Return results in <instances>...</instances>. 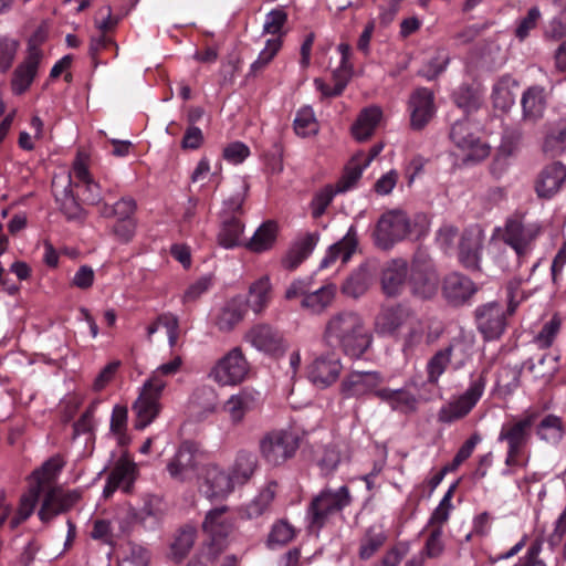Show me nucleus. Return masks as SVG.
Masks as SVG:
<instances>
[{
	"label": "nucleus",
	"mask_w": 566,
	"mask_h": 566,
	"mask_svg": "<svg viewBox=\"0 0 566 566\" xmlns=\"http://www.w3.org/2000/svg\"><path fill=\"white\" fill-rule=\"evenodd\" d=\"M160 386L161 384H155L154 387L147 382L143 385L140 394L133 405V410L136 415V429L143 430L159 415L161 409L159 400L163 394Z\"/></svg>",
	"instance_id": "nucleus-14"
},
{
	"label": "nucleus",
	"mask_w": 566,
	"mask_h": 566,
	"mask_svg": "<svg viewBox=\"0 0 566 566\" xmlns=\"http://www.w3.org/2000/svg\"><path fill=\"white\" fill-rule=\"evenodd\" d=\"M218 396L211 386H200L191 395V403L203 415L214 412L217 408Z\"/></svg>",
	"instance_id": "nucleus-48"
},
{
	"label": "nucleus",
	"mask_w": 566,
	"mask_h": 566,
	"mask_svg": "<svg viewBox=\"0 0 566 566\" xmlns=\"http://www.w3.org/2000/svg\"><path fill=\"white\" fill-rule=\"evenodd\" d=\"M337 287L335 284H326L315 291H310L308 294L302 298V308L312 314H321L325 312L334 302Z\"/></svg>",
	"instance_id": "nucleus-34"
},
{
	"label": "nucleus",
	"mask_w": 566,
	"mask_h": 566,
	"mask_svg": "<svg viewBox=\"0 0 566 566\" xmlns=\"http://www.w3.org/2000/svg\"><path fill=\"white\" fill-rule=\"evenodd\" d=\"M454 102L458 107L462 108L467 114L476 111L481 105L480 96L469 86H460L454 93Z\"/></svg>",
	"instance_id": "nucleus-58"
},
{
	"label": "nucleus",
	"mask_w": 566,
	"mask_h": 566,
	"mask_svg": "<svg viewBox=\"0 0 566 566\" xmlns=\"http://www.w3.org/2000/svg\"><path fill=\"white\" fill-rule=\"evenodd\" d=\"M484 233L478 226L465 229L459 243V261L471 271L480 270Z\"/></svg>",
	"instance_id": "nucleus-18"
},
{
	"label": "nucleus",
	"mask_w": 566,
	"mask_h": 566,
	"mask_svg": "<svg viewBox=\"0 0 566 566\" xmlns=\"http://www.w3.org/2000/svg\"><path fill=\"white\" fill-rule=\"evenodd\" d=\"M375 396L389 405L394 411L410 413L415 412L418 408L417 397L403 388H380L375 391Z\"/></svg>",
	"instance_id": "nucleus-28"
},
{
	"label": "nucleus",
	"mask_w": 566,
	"mask_h": 566,
	"mask_svg": "<svg viewBox=\"0 0 566 566\" xmlns=\"http://www.w3.org/2000/svg\"><path fill=\"white\" fill-rule=\"evenodd\" d=\"M318 240L319 234L317 232H307L297 237L282 259V265L286 270H295L311 255Z\"/></svg>",
	"instance_id": "nucleus-26"
},
{
	"label": "nucleus",
	"mask_w": 566,
	"mask_h": 566,
	"mask_svg": "<svg viewBox=\"0 0 566 566\" xmlns=\"http://www.w3.org/2000/svg\"><path fill=\"white\" fill-rule=\"evenodd\" d=\"M413 319L415 313L409 307L403 305L386 307L381 310L376 318V331L381 335H395L401 326Z\"/></svg>",
	"instance_id": "nucleus-24"
},
{
	"label": "nucleus",
	"mask_w": 566,
	"mask_h": 566,
	"mask_svg": "<svg viewBox=\"0 0 566 566\" xmlns=\"http://www.w3.org/2000/svg\"><path fill=\"white\" fill-rule=\"evenodd\" d=\"M249 186L244 180L239 181L237 191L223 202V212L234 214L241 212L242 205L245 201Z\"/></svg>",
	"instance_id": "nucleus-64"
},
{
	"label": "nucleus",
	"mask_w": 566,
	"mask_h": 566,
	"mask_svg": "<svg viewBox=\"0 0 566 566\" xmlns=\"http://www.w3.org/2000/svg\"><path fill=\"white\" fill-rule=\"evenodd\" d=\"M65 461L59 454L51 457L39 469L34 470L30 476L29 489L20 496L19 505L15 511L6 501V494L0 492V528L11 530L21 526L34 512L40 494L48 492L61 473Z\"/></svg>",
	"instance_id": "nucleus-1"
},
{
	"label": "nucleus",
	"mask_w": 566,
	"mask_h": 566,
	"mask_svg": "<svg viewBox=\"0 0 566 566\" xmlns=\"http://www.w3.org/2000/svg\"><path fill=\"white\" fill-rule=\"evenodd\" d=\"M258 465L256 455L249 451H240L230 472L237 484H244L254 473Z\"/></svg>",
	"instance_id": "nucleus-39"
},
{
	"label": "nucleus",
	"mask_w": 566,
	"mask_h": 566,
	"mask_svg": "<svg viewBox=\"0 0 566 566\" xmlns=\"http://www.w3.org/2000/svg\"><path fill=\"white\" fill-rule=\"evenodd\" d=\"M566 149V120H560L555 127L551 128L543 144V150L557 156Z\"/></svg>",
	"instance_id": "nucleus-46"
},
{
	"label": "nucleus",
	"mask_w": 566,
	"mask_h": 566,
	"mask_svg": "<svg viewBox=\"0 0 566 566\" xmlns=\"http://www.w3.org/2000/svg\"><path fill=\"white\" fill-rule=\"evenodd\" d=\"M520 378L521 370L510 367L502 368L496 379V387L501 392L511 395L520 387Z\"/></svg>",
	"instance_id": "nucleus-59"
},
{
	"label": "nucleus",
	"mask_w": 566,
	"mask_h": 566,
	"mask_svg": "<svg viewBox=\"0 0 566 566\" xmlns=\"http://www.w3.org/2000/svg\"><path fill=\"white\" fill-rule=\"evenodd\" d=\"M557 356L543 355L537 363L533 358L527 359L524 366L532 373L536 378H544L553 376L557 370Z\"/></svg>",
	"instance_id": "nucleus-52"
},
{
	"label": "nucleus",
	"mask_w": 566,
	"mask_h": 566,
	"mask_svg": "<svg viewBox=\"0 0 566 566\" xmlns=\"http://www.w3.org/2000/svg\"><path fill=\"white\" fill-rule=\"evenodd\" d=\"M244 316L241 304L234 300L222 306L214 316V325L222 333L231 332Z\"/></svg>",
	"instance_id": "nucleus-36"
},
{
	"label": "nucleus",
	"mask_w": 566,
	"mask_h": 566,
	"mask_svg": "<svg viewBox=\"0 0 566 566\" xmlns=\"http://www.w3.org/2000/svg\"><path fill=\"white\" fill-rule=\"evenodd\" d=\"M271 297V283L268 276L255 281L249 290L248 305L259 314L268 305Z\"/></svg>",
	"instance_id": "nucleus-40"
},
{
	"label": "nucleus",
	"mask_w": 566,
	"mask_h": 566,
	"mask_svg": "<svg viewBox=\"0 0 566 566\" xmlns=\"http://www.w3.org/2000/svg\"><path fill=\"white\" fill-rule=\"evenodd\" d=\"M287 21V13L282 8L271 10L266 15L263 24V33L272 34L281 40L283 28Z\"/></svg>",
	"instance_id": "nucleus-55"
},
{
	"label": "nucleus",
	"mask_w": 566,
	"mask_h": 566,
	"mask_svg": "<svg viewBox=\"0 0 566 566\" xmlns=\"http://www.w3.org/2000/svg\"><path fill=\"white\" fill-rule=\"evenodd\" d=\"M536 419V412H526L523 417L502 426L497 440L507 444L505 458L507 467L525 468L527 465L528 460H523L522 455L532 437V428Z\"/></svg>",
	"instance_id": "nucleus-6"
},
{
	"label": "nucleus",
	"mask_w": 566,
	"mask_h": 566,
	"mask_svg": "<svg viewBox=\"0 0 566 566\" xmlns=\"http://www.w3.org/2000/svg\"><path fill=\"white\" fill-rule=\"evenodd\" d=\"M382 376L378 371H352L340 384V394L344 398L360 397L378 390Z\"/></svg>",
	"instance_id": "nucleus-21"
},
{
	"label": "nucleus",
	"mask_w": 566,
	"mask_h": 566,
	"mask_svg": "<svg viewBox=\"0 0 566 566\" xmlns=\"http://www.w3.org/2000/svg\"><path fill=\"white\" fill-rule=\"evenodd\" d=\"M136 475V465L127 460H119L111 471L108 479L123 492L132 491Z\"/></svg>",
	"instance_id": "nucleus-41"
},
{
	"label": "nucleus",
	"mask_w": 566,
	"mask_h": 566,
	"mask_svg": "<svg viewBox=\"0 0 566 566\" xmlns=\"http://www.w3.org/2000/svg\"><path fill=\"white\" fill-rule=\"evenodd\" d=\"M80 490H64L62 486L50 488L39 510V517L45 524L56 515L72 509L81 499Z\"/></svg>",
	"instance_id": "nucleus-15"
},
{
	"label": "nucleus",
	"mask_w": 566,
	"mask_h": 566,
	"mask_svg": "<svg viewBox=\"0 0 566 566\" xmlns=\"http://www.w3.org/2000/svg\"><path fill=\"white\" fill-rule=\"evenodd\" d=\"M259 394L249 390H242L232 395L224 405V411L229 415L232 423H240L245 413L253 410L258 405Z\"/></svg>",
	"instance_id": "nucleus-32"
},
{
	"label": "nucleus",
	"mask_w": 566,
	"mask_h": 566,
	"mask_svg": "<svg viewBox=\"0 0 566 566\" xmlns=\"http://www.w3.org/2000/svg\"><path fill=\"white\" fill-rule=\"evenodd\" d=\"M523 118L536 122L542 118L547 104L545 88L538 85L528 87L522 95Z\"/></svg>",
	"instance_id": "nucleus-30"
},
{
	"label": "nucleus",
	"mask_w": 566,
	"mask_h": 566,
	"mask_svg": "<svg viewBox=\"0 0 566 566\" xmlns=\"http://www.w3.org/2000/svg\"><path fill=\"white\" fill-rule=\"evenodd\" d=\"M243 224L233 216L224 219L218 234V242L226 249H232L241 243Z\"/></svg>",
	"instance_id": "nucleus-42"
},
{
	"label": "nucleus",
	"mask_w": 566,
	"mask_h": 566,
	"mask_svg": "<svg viewBox=\"0 0 566 566\" xmlns=\"http://www.w3.org/2000/svg\"><path fill=\"white\" fill-rule=\"evenodd\" d=\"M502 241L515 252L518 263L524 262L534 251L544 227L539 221H530L524 213L510 216L499 229Z\"/></svg>",
	"instance_id": "nucleus-4"
},
{
	"label": "nucleus",
	"mask_w": 566,
	"mask_h": 566,
	"mask_svg": "<svg viewBox=\"0 0 566 566\" xmlns=\"http://www.w3.org/2000/svg\"><path fill=\"white\" fill-rule=\"evenodd\" d=\"M451 361L444 348L438 350L427 364L428 380L437 382Z\"/></svg>",
	"instance_id": "nucleus-61"
},
{
	"label": "nucleus",
	"mask_w": 566,
	"mask_h": 566,
	"mask_svg": "<svg viewBox=\"0 0 566 566\" xmlns=\"http://www.w3.org/2000/svg\"><path fill=\"white\" fill-rule=\"evenodd\" d=\"M538 438L547 443L557 444L564 434L563 421L555 415L545 416L537 426Z\"/></svg>",
	"instance_id": "nucleus-43"
},
{
	"label": "nucleus",
	"mask_w": 566,
	"mask_h": 566,
	"mask_svg": "<svg viewBox=\"0 0 566 566\" xmlns=\"http://www.w3.org/2000/svg\"><path fill=\"white\" fill-rule=\"evenodd\" d=\"M408 285L412 296L430 300L439 291L440 279L432 261L423 253L415 255L409 272Z\"/></svg>",
	"instance_id": "nucleus-9"
},
{
	"label": "nucleus",
	"mask_w": 566,
	"mask_h": 566,
	"mask_svg": "<svg viewBox=\"0 0 566 566\" xmlns=\"http://www.w3.org/2000/svg\"><path fill=\"white\" fill-rule=\"evenodd\" d=\"M150 554L144 546L127 543L122 547L118 566H148Z\"/></svg>",
	"instance_id": "nucleus-44"
},
{
	"label": "nucleus",
	"mask_w": 566,
	"mask_h": 566,
	"mask_svg": "<svg viewBox=\"0 0 566 566\" xmlns=\"http://www.w3.org/2000/svg\"><path fill=\"white\" fill-rule=\"evenodd\" d=\"M349 489L342 485L337 490L324 489L307 507V521L313 528L327 526L328 521L350 504Z\"/></svg>",
	"instance_id": "nucleus-7"
},
{
	"label": "nucleus",
	"mask_w": 566,
	"mask_h": 566,
	"mask_svg": "<svg viewBox=\"0 0 566 566\" xmlns=\"http://www.w3.org/2000/svg\"><path fill=\"white\" fill-rule=\"evenodd\" d=\"M324 342L346 356L360 358L370 347L373 337L359 314L343 311L329 317L325 325Z\"/></svg>",
	"instance_id": "nucleus-2"
},
{
	"label": "nucleus",
	"mask_w": 566,
	"mask_h": 566,
	"mask_svg": "<svg viewBox=\"0 0 566 566\" xmlns=\"http://www.w3.org/2000/svg\"><path fill=\"white\" fill-rule=\"evenodd\" d=\"M541 18L542 13L537 7L530 8L527 13L518 20L514 31L515 36L521 42L524 41L530 35L531 31L536 29Z\"/></svg>",
	"instance_id": "nucleus-57"
},
{
	"label": "nucleus",
	"mask_w": 566,
	"mask_h": 566,
	"mask_svg": "<svg viewBox=\"0 0 566 566\" xmlns=\"http://www.w3.org/2000/svg\"><path fill=\"white\" fill-rule=\"evenodd\" d=\"M451 367L454 370L461 369L471 359L473 352V343L463 336L454 337L450 344L444 348Z\"/></svg>",
	"instance_id": "nucleus-37"
},
{
	"label": "nucleus",
	"mask_w": 566,
	"mask_h": 566,
	"mask_svg": "<svg viewBox=\"0 0 566 566\" xmlns=\"http://www.w3.org/2000/svg\"><path fill=\"white\" fill-rule=\"evenodd\" d=\"M298 449V438L287 430H274L260 441V452L271 465H281L294 457Z\"/></svg>",
	"instance_id": "nucleus-12"
},
{
	"label": "nucleus",
	"mask_w": 566,
	"mask_h": 566,
	"mask_svg": "<svg viewBox=\"0 0 566 566\" xmlns=\"http://www.w3.org/2000/svg\"><path fill=\"white\" fill-rule=\"evenodd\" d=\"M276 232L277 227L275 222L266 221L262 223L248 242V249L255 253H262L270 250L275 242Z\"/></svg>",
	"instance_id": "nucleus-38"
},
{
	"label": "nucleus",
	"mask_w": 566,
	"mask_h": 566,
	"mask_svg": "<svg viewBox=\"0 0 566 566\" xmlns=\"http://www.w3.org/2000/svg\"><path fill=\"white\" fill-rule=\"evenodd\" d=\"M243 339L255 349L270 355H280L286 349L283 335L264 323L255 324L249 328Z\"/></svg>",
	"instance_id": "nucleus-16"
},
{
	"label": "nucleus",
	"mask_w": 566,
	"mask_h": 566,
	"mask_svg": "<svg viewBox=\"0 0 566 566\" xmlns=\"http://www.w3.org/2000/svg\"><path fill=\"white\" fill-rule=\"evenodd\" d=\"M562 321L557 315H554L549 321H547L541 328V331L534 336L533 343L539 349L549 348L557 335L560 332Z\"/></svg>",
	"instance_id": "nucleus-49"
},
{
	"label": "nucleus",
	"mask_w": 566,
	"mask_h": 566,
	"mask_svg": "<svg viewBox=\"0 0 566 566\" xmlns=\"http://www.w3.org/2000/svg\"><path fill=\"white\" fill-rule=\"evenodd\" d=\"M343 369L340 359L334 355H321L307 367L310 381L319 389L332 386L339 378Z\"/></svg>",
	"instance_id": "nucleus-20"
},
{
	"label": "nucleus",
	"mask_w": 566,
	"mask_h": 566,
	"mask_svg": "<svg viewBox=\"0 0 566 566\" xmlns=\"http://www.w3.org/2000/svg\"><path fill=\"white\" fill-rule=\"evenodd\" d=\"M136 202L133 198H122L114 206L106 203L99 207V214L104 218H115L116 220L134 219Z\"/></svg>",
	"instance_id": "nucleus-47"
},
{
	"label": "nucleus",
	"mask_w": 566,
	"mask_h": 566,
	"mask_svg": "<svg viewBox=\"0 0 566 566\" xmlns=\"http://www.w3.org/2000/svg\"><path fill=\"white\" fill-rule=\"evenodd\" d=\"M492 101L494 107L504 112L515 104V93L511 90L509 81L502 80L494 85Z\"/></svg>",
	"instance_id": "nucleus-53"
},
{
	"label": "nucleus",
	"mask_w": 566,
	"mask_h": 566,
	"mask_svg": "<svg viewBox=\"0 0 566 566\" xmlns=\"http://www.w3.org/2000/svg\"><path fill=\"white\" fill-rule=\"evenodd\" d=\"M42 38L32 36L28 42L27 54L23 61L15 67L11 78V90L14 95L25 93L33 83L44 53L40 48Z\"/></svg>",
	"instance_id": "nucleus-13"
},
{
	"label": "nucleus",
	"mask_w": 566,
	"mask_h": 566,
	"mask_svg": "<svg viewBox=\"0 0 566 566\" xmlns=\"http://www.w3.org/2000/svg\"><path fill=\"white\" fill-rule=\"evenodd\" d=\"M234 516L227 506L210 510L202 523L203 531L228 530L235 527Z\"/></svg>",
	"instance_id": "nucleus-45"
},
{
	"label": "nucleus",
	"mask_w": 566,
	"mask_h": 566,
	"mask_svg": "<svg viewBox=\"0 0 566 566\" xmlns=\"http://www.w3.org/2000/svg\"><path fill=\"white\" fill-rule=\"evenodd\" d=\"M450 139L463 154L464 161L478 163L490 155V146L476 135V127L468 118L457 120L450 129Z\"/></svg>",
	"instance_id": "nucleus-11"
},
{
	"label": "nucleus",
	"mask_w": 566,
	"mask_h": 566,
	"mask_svg": "<svg viewBox=\"0 0 566 566\" xmlns=\"http://www.w3.org/2000/svg\"><path fill=\"white\" fill-rule=\"evenodd\" d=\"M412 232V222L408 214L399 209L382 213L373 233L375 244L381 250H389L405 240Z\"/></svg>",
	"instance_id": "nucleus-8"
},
{
	"label": "nucleus",
	"mask_w": 566,
	"mask_h": 566,
	"mask_svg": "<svg viewBox=\"0 0 566 566\" xmlns=\"http://www.w3.org/2000/svg\"><path fill=\"white\" fill-rule=\"evenodd\" d=\"M282 46L279 38L269 39L265 48L260 52L258 59L250 65L249 76H256L273 60Z\"/></svg>",
	"instance_id": "nucleus-50"
},
{
	"label": "nucleus",
	"mask_w": 566,
	"mask_h": 566,
	"mask_svg": "<svg viewBox=\"0 0 566 566\" xmlns=\"http://www.w3.org/2000/svg\"><path fill=\"white\" fill-rule=\"evenodd\" d=\"M181 365L182 358L180 356H175L168 363H164L160 366H158L145 382L154 387L155 384H161L160 390L163 391L166 387V381L164 380V377L176 375L179 371Z\"/></svg>",
	"instance_id": "nucleus-54"
},
{
	"label": "nucleus",
	"mask_w": 566,
	"mask_h": 566,
	"mask_svg": "<svg viewBox=\"0 0 566 566\" xmlns=\"http://www.w3.org/2000/svg\"><path fill=\"white\" fill-rule=\"evenodd\" d=\"M193 533H179L170 544V558L176 562L184 559L193 545Z\"/></svg>",
	"instance_id": "nucleus-63"
},
{
	"label": "nucleus",
	"mask_w": 566,
	"mask_h": 566,
	"mask_svg": "<svg viewBox=\"0 0 566 566\" xmlns=\"http://www.w3.org/2000/svg\"><path fill=\"white\" fill-rule=\"evenodd\" d=\"M382 118V112L378 106H368L360 111L352 125V135L358 142L369 139Z\"/></svg>",
	"instance_id": "nucleus-29"
},
{
	"label": "nucleus",
	"mask_w": 566,
	"mask_h": 566,
	"mask_svg": "<svg viewBox=\"0 0 566 566\" xmlns=\"http://www.w3.org/2000/svg\"><path fill=\"white\" fill-rule=\"evenodd\" d=\"M276 488V482H269L249 504L238 510V516L242 520H253L261 516L273 502Z\"/></svg>",
	"instance_id": "nucleus-31"
},
{
	"label": "nucleus",
	"mask_w": 566,
	"mask_h": 566,
	"mask_svg": "<svg viewBox=\"0 0 566 566\" xmlns=\"http://www.w3.org/2000/svg\"><path fill=\"white\" fill-rule=\"evenodd\" d=\"M442 292L449 302L458 305L469 300L476 292V286L469 277L452 273L446 277Z\"/></svg>",
	"instance_id": "nucleus-27"
},
{
	"label": "nucleus",
	"mask_w": 566,
	"mask_h": 566,
	"mask_svg": "<svg viewBox=\"0 0 566 566\" xmlns=\"http://www.w3.org/2000/svg\"><path fill=\"white\" fill-rule=\"evenodd\" d=\"M336 193H339V191L331 185L318 190L311 202L312 216L314 218L323 216Z\"/></svg>",
	"instance_id": "nucleus-60"
},
{
	"label": "nucleus",
	"mask_w": 566,
	"mask_h": 566,
	"mask_svg": "<svg viewBox=\"0 0 566 566\" xmlns=\"http://www.w3.org/2000/svg\"><path fill=\"white\" fill-rule=\"evenodd\" d=\"M433 93L426 88H417L409 98L410 125L413 129H422L434 114Z\"/></svg>",
	"instance_id": "nucleus-23"
},
{
	"label": "nucleus",
	"mask_w": 566,
	"mask_h": 566,
	"mask_svg": "<svg viewBox=\"0 0 566 566\" xmlns=\"http://www.w3.org/2000/svg\"><path fill=\"white\" fill-rule=\"evenodd\" d=\"M522 283V279H513L507 283L505 287L506 310L497 302H490L475 308L476 327L485 340L499 339L505 332L507 325L506 315H512L525 298L524 293L521 291Z\"/></svg>",
	"instance_id": "nucleus-3"
},
{
	"label": "nucleus",
	"mask_w": 566,
	"mask_h": 566,
	"mask_svg": "<svg viewBox=\"0 0 566 566\" xmlns=\"http://www.w3.org/2000/svg\"><path fill=\"white\" fill-rule=\"evenodd\" d=\"M195 452L192 443L186 441L180 444L167 464V471L172 479L187 481L195 475L197 465Z\"/></svg>",
	"instance_id": "nucleus-25"
},
{
	"label": "nucleus",
	"mask_w": 566,
	"mask_h": 566,
	"mask_svg": "<svg viewBox=\"0 0 566 566\" xmlns=\"http://www.w3.org/2000/svg\"><path fill=\"white\" fill-rule=\"evenodd\" d=\"M566 181V166L560 161L546 165L534 181V190L539 199H552Z\"/></svg>",
	"instance_id": "nucleus-19"
},
{
	"label": "nucleus",
	"mask_w": 566,
	"mask_h": 566,
	"mask_svg": "<svg viewBox=\"0 0 566 566\" xmlns=\"http://www.w3.org/2000/svg\"><path fill=\"white\" fill-rule=\"evenodd\" d=\"M249 371L250 364L241 347H233L214 363L209 377L221 386H235L245 380Z\"/></svg>",
	"instance_id": "nucleus-10"
},
{
	"label": "nucleus",
	"mask_w": 566,
	"mask_h": 566,
	"mask_svg": "<svg viewBox=\"0 0 566 566\" xmlns=\"http://www.w3.org/2000/svg\"><path fill=\"white\" fill-rule=\"evenodd\" d=\"M294 130L302 137L315 135L318 132V124L312 107L305 106L297 112L294 119Z\"/></svg>",
	"instance_id": "nucleus-51"
},
{
	"label": "nucleus",
	"mask_w": 566,
	"mask_h": 566,
	"mask_svg": "<svg viewBox=\"0 0 566 566\" xmlns=\"http://www.w3.org/2000/svg\"><path fill=\"white\" fill-rule=\"evenodd\" d=\"M357 247V234L353 227L349 228L346 235L335 244L331 245L326 255L319 263V269H326L337 259H340L343 263H346L353 255Z\"/></svg>",
	"instance_id": "nucleus-33"
},
{
	"label": "nucleus",
	"mask_w": 566,
	"mask_h": 566,
	"mask_svg": "<svg viewBox=\"0 0 566 566\" xmlns=\"http://www.w3.org/2000/svg\"><path fill=\"white\" fill-rule=\"evenodd\" d=\"M486 384V369L472 373L463 392L452 397L440 408L438 420L442 423H452L467 417L484 395Z\"/></svg>",
	"instance_id": "nucleus-5"
},
{
	"label": "nucleus",
	"mask_w": 566,
	"mask_h": 566,
	"mask_svg": "<svg viewBox=\"0 0 566 566\" xmlns=\"http://www.w3.org/2000/svg\"><path fill=\"white\" fill-rule=\"evenodd\" d=\"M201 480V491L210 500L227 497L237 485L231 473L217 464L206 465L202 469Z\"/></svg>",
	"instance_id": "nucleus-17"
},
{
	"label": "nucleus",
	"mask_w": 566,
	"mask_h": 566,
	"mask_svg": "<svg viewBox=\"0 0 566 566\" xmlns=\"http://www.w3.org/2000/svg\"><path fill=\"white\" fill-rule=\"evenodd\" d=\"M566 35V10L552 18L544 27L543 39L547 42H557Z\"/></svg>",
	"instance_id": "nucleus-56"
},
{
	"label": "nucleus",
	"mask_w": 566,
	"mask_h": 566,
	"mask_svg": "<svg viewBox=\"0 0 566 566\" xmlns=\"http://www.w3.org/2000/svg\"><path fill=\"white\" fill-rule=\"evenodd\" d=\"M409 272L410 266H408L407 261L403 259H392L387 262L380 275L382 292L389 297L400 295L408 283Z\"/></svg>",
	"instance_id": "nucleus-22"
},
{
	"label": "nucleus",
	"mask_w": 566,
	"mask_h": 566,
	"mask_svg": "<svg viewBox=\"0 0 566 566\" xmlns=\"http://www.w3.org/2000/svg\"><path fill=\"white\" fill-rule=\"evenodd\" d=\"M371 283V274L367 265H360L342 284V292L348 297L358 298L364 295Z\"/></svg>",
	"instance_id": "nucleus-35"
},
{
	"label": "nucleus",
	"mask_w": 566,
	"mask_h": 566,
	"mask_svg": "<svg viewBox=\"0 0 566 566\" xmlns=\"http://www.w3.org/2000/svg\"><path fill=\"white\" fill-rule=\"evenodd\" d=\"M455 488H457V484H452L449 488V490L446 492L442 500L440 501L439 505L433 511V513L430 517V524L432 526L440 528L443 525V523L448 520L449 513L452 509L451 499H452Z\"/></svg>",
	"instance_id": "nucleus-62"
}]
</instances>
